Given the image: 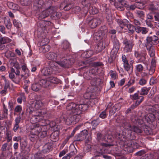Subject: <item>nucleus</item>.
Masks as SVG:
<instances>
[{
    "label": "nucleus",
    "instance_id": "obj_1",
    "mask_svg": "<svg viewBox=\"0 0 159 159\" xmlns=\"http://www.w3.org/2000/svg\"><path fill=\"white\" fill-rule=\"evenodd\" d=\"M124 127L122 133H116L115 137L121 142L123 146L126 145L128 147L133 148L131 140L135 139V133H141L142 130L138 127L135 126H131L127 123Z\"/></svg>",
    "mask_w": 159,
    "mask_h": 159
},
{
    "label": "nucleus",
    "instance_id": "obj_2",
    "mask_svg": "<svg viewBox=\"0 0 159 159\" xmlns=\"http://www.w3.org/2000/svg\"><path fill=\"white\" fill-rule=\"evenodd\" d=\"M89 107L88 104L84 103L82 104H76L74 102H70L68 104L66 107V109L68 111H71L73 114L80 115L83 111H84Z\"/></svg>",
    "mask_w": 159,
    "mask_h": 159
},
{
    "label": "nucleus",
    "instance_id": "obj_3",
    "mask_svg": "<svg viewBox=\"0 0 159 159\" xmlns=\"http://www.w3.org/2000/svg\"><path fill=\"white\" fill-rule=\"evenodd\" d=\"M30 121L32 123L40 122L44 119L42 112L37 110H33L32 108L29 109Z\"/></svg>",
    "mask_w": 159,
    "mask_h": 159
},
{
    "label": "nucleus",
    "instance_id": "obj_4",
    "mask_svg": "<svg viewBox=\"0 0 159 159\" xmlns=\"http://www.w3.org/2000/svg\"><path fill=\"white\" fill-rule=\"evenodd\" d=\"M73 63L74 61L72 59H66L61 57V58L57 61H53L51 66L53 67L56 66L57 68L58 67V65L63 68H69Z\"/></svg>",
    "mask_w": 159,
    "mask_h": 159
},
{
    "label": "nucleus",
    "instance_id": "obj_5",
    "mask_svg": "<svg viewBox=\"0 0 159 159\" xmlns=\"http://www.w3.org/2000/svg\"><path fill=\"white\" fill-rule=\"evenodd\" d=\"M84 76L86 79L91 80L90 84L93 86H96L97 83L100 81V79L97 75L90 71L84 73Z\"/></svg>",
    "mask_w": 159,
    "mask_h": 159
},
{
    "label": "nucleus",
    "instance_id": "obj_6",
    "mask_svg": "<svg viewBox=\"0 0 159 159\" xmlns=\"http://www.w3.org/2000/svg\"><path fill=\"white\" fill-rule=\"evenodd\" d=\"M145 46L147 49H149L153 45L159 43V38L155 35L152 36H148L146 39Z\"/></svg>",
    "mask_w": 159,
    "mask_h": 159
},
{
    "label": "nucleus",
    "instance_id": "obj_7",
    "mask_svg": "<svg viewBox=\"0 0 159 159\" xmlns=\"http://www.w3.org/2000/svg\"><path fill=\"white\" fill-rule=\"evenodd\" d=\"M49 83L47 82L44 79L41 80L39 83L33 84L31 87L32 90L34 91H38L42 87L47 88L49 87Z\"/></svg>",
    "mask_w": 159,
    "mask_h": 159
},
{
    "label": "nucleus",
    "instance_id": "obj_8",
    "mask_svg": "<svg viewBox=\"0 0 159 159\" xmlns=\"http://www.w3.org/2000/svg\"><path fill=\"white\" fill-rule=\"evenodd\" d=\"M130 98L133 100H136L134 105H133L131 106L132 108L138 106L144 100V97L142 96H139L138 93H136L133 95H130Z\"/></svg>",
    "mask_w": 159,
    "mask_h": 159
},
{
    "label": "nucleus",
    "instance_id": "obj_9",
    "mask_svg": "<svg viewBox=\"0 0 159 159\" xmlns=\"http://www.w3.org/2000/svg\"><path fill=\"white\" fill-rule=\"evenodd\" d=\"M81 118L80 115L70 114L67 116L66 118V123L68 125H70L74 122H77Z\"/></svg>",
    "mask_w": 159,
    "mask_h": 159
},
{
    "label": "nucleus",
    "instance_id": "obj_10",
    "mask_svg": "<svg viewBox=\"0 0 159 159\" xmlns=\"http://www.w3.org/2000/svg\"><path fill=\"white\" fill-rule=\"evenodd\" d=\"M53 62V61L50 62L48 67H44L43 69L41 71L42 75L45 76H49L52 73L54 70H56L57 68L56 66L53 67L51 66V64Z\"/></svg>",
    "mask_w": 159,
    "mask_h": 159
},
{
    "label": "nucleus",
    "instance_id": "obj_11",
    "mask_svg": "<svg viewBox=\"0 0 159 159\" xmlns=\"http://www.w3.org/2000/svg\"><path fill=\"white\" fill-rule=\"evenodd\" d=\"M124 45L123 51L125 53H128L130 52L134 45L132 41L125 39L123 41Z\"/></svg>",
    "mask_w": 159,
    "mask_h": 159
},
{
    "label": "nucleus",
    "instance_id": "obj_12",
    "mask_svg": "<svg viewBox=\"0 0 159 159\" xmlns=\"http://www.w3.org/2000/svg\"><path fill=\"white\" fill-rule=\"evenodd\" d=\"M46 127L45 126H39L36 125L35 127V129L36 130V134H39L40 132H41V136L44 137L47 135V131L46 130Z\"/></svg>",
    "mask_w": 159,
    "mask_h": 159
},
{
    "label": "nucleus",
    "instance_id": "obj_13",
    "mask_svg": "<svg viewBox=\"0 0 159 159\" xmlns=\"http://www.w3.org/2000/svg\"><path fill=\"white\" fill-rule=\"evenodd\" d=\"M88 23L90 27L92 29H93L99 25L101 22V19L98 17L94 18L88 20Z\"/></svg>",
    "mask_w": 159,
    "mask_h": 159
},
{
    "label": "nucleus",
    "instance_id": "obj_14",
    "mask_svg": "<svg viewBox=\"0 0 159 159\" xmlns=\"http://www.w3.org/2000/svg\"><path fill=\"white\" fill-rule=\"evenodd\" d=\"M53 9L52 7H50L49 8L43 11L42 12L39 14V19H42L48 16L50 14L53 12Z\"/></svg>",
    "mask_w": 159,
    "mask_h": 159
},
{
    "label": "nucleus",
    "instance_id": "obj_15",
    "mask_svg": "<svg viewBox=\"0 0 159 159\" xmlns=\"http://www.w3.org/2000/svg\"><path fill=\"white\" fill-rule=\"evenodd\" d=\"M20 147L23 152L25 154L28 153L30 150L29 146L27 147V142L25 140L20 141Z\"/></svg>",
    "mask_w": 159,
    "mask_h": 159
},
{
    "label": "nucleus",
    "instance_id": "obj_16",
    "mask_svg": "<svg viewBox=\"0 0 159 159\" xmlns=\"http://www.w3.org/2000/svg\"><path fill=\"white\" fill-rule=\"evenodd\" d=\"M46 57L48 59L55 61L61 58V56L57 55L56 54L53 52H49L46 55Z\"/></svg>",
    "mask_w": 159,
    "mask_h": 159
},
{
    "label": "nucleus",
    "instance_id": "obj_17",
    "mask_svg": "<svg viewBox=\"0 0 159 159\" xmlns=\"http://www.w3.org/2000/svg\"><path fill=\"white\" fill-rule=\"evenodd\" d=\"M88 134L86 130H84L81 132L77 136L76 139L77 141H82L85 139Z\"/></svg>",
    "mask_w": 159,
    "mask_h": 159
},
{
    "label": "nucleus",
    "instance_id": "obj_18",
    "mask_svg": "<svg viewBox=\"0 0 159 159\" xmlns=\"http://www.w3.org/2000/svg\"><path fill=\"white\" fill-rule=\"evenodd\" d=\"M21 119V117L20 114H18L17 117L15 119V123L14 124V127L13 128V130L15 132L17 131L20 127L19 124L20 122Z\"/></svg>",
    "mask_w": 159,
    "mask_h": 159
},
{
    "label": "nucleus",
    "instance_id": "obj_19",
    "mask_svg": "<svg viewBox=\"0 0 159 159\" xmlns=\"http://www.w3.org/2000/svg\"><path fill=\"white\" fill-rule=\"evenodd\" d=\"M106 41L105 40H103L100 42L98 45L97 48H96V52L98 53L101 52L104 49L106 46L107 45L106 43Z\"/></svg>",
    "mask_w": 159,
    "mask_h": 159
},
{
    "label": "nucleus",
    "instance_id": "obj_20",
    "mask_svg": "<svg viewBox=\"0 0 159 159\" xmlns=\"http://www.w3.org/2000/svg\"><path fill=\"white\" fill-rule=\"evenodd\" d=\"M148 9L151 11L159 9V2L157 1L152 2L149 5Z\"/></svg>",
    "mask_w": 159,
    "mask_h": 159
},
{
    "label": "nucleus",
    "instance_id": "obj_21",
    "mask_svg": "<svg viewBox=\"0 0 159 159\" xmlns=\"http://www.w3.org/2000/svg\"><path fill=\"white\" fill-rule=\"evenodd\" d=\"M104 34V33H102L101 32L98 31L95 33L94 34V40L97 41H99L106 37Z\"/></svg>",
    "mask_w": 159,
    "mask_h": 159
},
{
    "label": "nucleus",
    "instance_id": "obj_22",
    "mask_svg": "<svg viewBox=\"0 0 159 159\" xmlns=\"http://www.w3.org/2000/svg\"><path fill=\"white\" fill-rule=\"evenodd\" d=\"M50 49V47L48 44L42 45L39 48V51L40 53H45L49 51Z\"/></svg>",
    "mask_w": 159,
    "mask_h": 159
},
{
    "label": "nucleus",
    "instance_id": "obj_23",
    "mask_svg": "<svg viewBox=\"0 0 159 159\" xmlns=\"http://www.w3.org/2000/svg\"><path fill=\"white\" fill-rule=\"evenodd\" d=\"M72 5L70 3H66L65 2L62 3L60 6L61 9H63L65 11H68L71 8Z\"/></svg>",
    "mask_w": 159,
    "mask_h": 159
},
{
    "label": "nucleus",
    "instance_id": "obj_24",
    "mask_svg": "<svg viewBox=\"0 0 159 159\" xmlns=\"http://www.w3.org/2000/svg\"><path fill=\"white\" fill-rule=\"evenodd\" d=\"M123 66L125 70L130 75L133 71V68L132 65L130 64H129L128 62L125 63H123Z\"/></svg>",
    "mask_w": 159,
    "mask_h": 159
},
{
    "label": "nucleus",
    "instance_id": "obj_25",
    "mask_svg": "<svg viewBox=\"0 0 159 159\" xmlns=\"http://www.w3.org/2000/svg\"><path fill=\"white\" fill-rule=\"evenodd\" d=\"M47 82L49 83V86H50L51 83L58 84L60 82V80L57 78L51 76L48 78L47 79H45Z\"/></svg>",
    "mask_w": 159,
    "mask_h": 159
},
{
    "label": "nucleus",
    "instance_id": "obj_26",
    "mask_svg": "<svg viewBox=\"0 0 159 159\" xmlns=\"http://www.w3.org/2000/svg\"><path fill=\"white\" fill-rule=\"evenodd\" d=\"M117 22L120 27L122 29L124 28L125 26H127L129 23V21L126 19L123 20L118 19Z\"/></svg>",
    "mask_w": 159,
    "mask_h": 159
},
{
    "label": "nucleus",
    "instance_id": "obj_27",
    "mask_svg": "<svg viewBox=\"0 0 159 159\" xmlns=\"http://www.w3.org/2000/svg\"><path fill=\"white\" fill-rule=\"evenodd\" d=\"M43 0H36L34 4V8L35 10L40 8L43 4Z\"/></svg>",
    "mask_w": 159,
    "mask_h": 159
},
{
    "label": "nucleus",
    "instance_id": "obj_28",
    "mask_svg": "<svg viewBox=\"0 0 159 159\" xmlns=\"http://www.w3.org/2000/svg\"><path fill=\"white\" fill-rule=\"evenodd\" d=\"M51 24V22L43 20L39 23V25L43 30L46 29V27L49 25Z\"/></svg>",
    "mask_w": 159,
    "mask_h": 159
},
{
    "label": "nucleus",
    "instance_id": "obj_29",
    "mask_svg": "<svg viewBox=\"0 0 159 159\" xmlns=\"http://www.w3.org/2000/svg\"><path fill=\"white\" fill-rule=\"evenodd\" d=\"M145 2L142 0L139 2H136L137 8L139 9H142L144 8L145 7Z\"/></svg>",
    "mask_w": 159,
    "mask_h": 159
},
{
    "label": "nucleus",
    "instance_id": "obj_30",
    "mask_svg": "<svg viewBox=\"0 0 159 159\" xmlns=\"http://www.w3.org/2000/svg\"><path fill=\"white\" fill-rule=\"evenodd\" d=\"M136 14L137 17L138 18L143 20L145 17V13L142 11L138 10H136Z\"/></svg>",
    "mask_w": 159,
    "mask_h": 159
},
{
    "label": "nucleus",
    "instance_id": "obj_31",
    "mask_svg": "<svg viewBox=\"0 0 159 159\" xmlns=\"http://www.w3.org/2000/svg\"><path fill=\"white\" fill-rule=\"evenodd\" d=\"M4 22L7 28L8 29H10L11 26V24L10 19L8 17H5L4 18Z\"/></svg>",
    "mask_w": 159,
    "mask_h": 159
},
{
    "label": "nucleus",
    "instance_id": "obj_32",
    "mask_svg": "<svg viewBox=\"0 0 159 159\" xmlns=\"http://www.w3.org/2000/svg\"><path fill=\"white\" fill-rule=\"evenodd\" d=\"M51 148V147L49 144H45L42 150L43 152L45 153L48 152L50 151Z\"/></svg>",
    "mask_w": 159,
    "mask_h": 159
},
{
    "label": "nucleus",
    "instance_id": "obj_33",
    "mask_svg": "<svg viewBox=\"0 0 159 159\" xmlns=\"http://www.w3.org/2000/svg\"><path fill=\"white\" fill-rule=\"evenodd\" d=\"M144 67L143 65L141 64H138L137 65L135 66V69L136 73L137 72H142L143 69ZM136 75H137V73H136Z\"/></svg>",
    "mask_w": 159,
    "mask_h": 159
},
{
    "label": "nucleus",
    "instance_id": "obj_34",
    "mask_svg": "<svg viewBox=\"0 0 159 159\" xmlns=\"http://www.w3.org/2000/svg\"><path fill=\"white\" fill-rule=\"evenodd\" d=\"M11 39L7 37H4L0 38V43L4 44L10 42Z\"/></svg>",
    "mask_w": 159,
    "mask_h": 159
},
{
    "label": "nucleus",
    "instance_id": "obj_35",
    "mask_svg": "<svg viewBox=\"0 0 159 159\" xmlns=\"http://www.w3.org/2000/svg\"><path fill=\"white\" fill-rule=\"evenodd\" d=\"M89 11L91 14H95L98 13V10L95 7L92 6L89 8Z\"/></svg>",
    "mask_w": 159,
    "mask_h": 159
},
{
    "label": "nucleus",
    "instance_id": "obj_36",
    "mask_svg": "<svg viewBox=\"0 0 159 159\" xmlns=\"http://www.w3.org/2000/svg\"><path fill=\"white\" fill-rule=\"evenodd\" d=\"M148 50V53L151 57H153L155 55V51L154 49V47H151L149 49H147Z\"/></svg>",
    "mask_w": 159,
    "mask_h": 159
},
{
    "label": "nucleus",
    "instance_id": "obj_37",
    "mask_svg": "<svg viewBox=\"0 0 159 159\" xmlns=\"http://www.w3.org/2000/svg\"><path fill=\"white\" fill-rule=\"evenodd\" d=\"M52 9H53V12L51 13L52 15L53 16H56L57 18L60 17L61 15V14L60 12H57L56 11V8L55 7H52Z\"/></svg>",
    "mask_w": 159,
    "mask_h": 159
},
{
    "label": "nucleus",
    "instance_id": "obj_38",
    "mask_svg": "<svg viewBox=\"0 0 159 159\" xmlns=\"http://www.w3.org/2000/svg\"><path fill=\"white\" fill-rule=\"evenodd\" d=\"M127 27L129 30V33L131 34H133L134 32V29L135 28L134 26L133 25L130 24L129 23Z\"/></svg>",
    "mask_w": 159,
    "mask_h": 159
},
{
    "label": "nucleus",
    "instance_id": "obj_39",
    "mask_svg": "<svg viewBox=\"0 0 159 159\" xmlns=\"http://www.w3.org/2000/svg\"><path fill=\"white\" fill-rule=\"evenodd\" d=\"M31 159H43V158L42 156L41 153L39 152L36 153L33 157H31Z\"/></svg>",
    "mask_w": 159,
    "mask_h": 159
},
{
    "label": "nucleus",
    "instance_id": "obj_40",
    "mask_svg": "<svg viewBox=\"0 0 159 159\" xmlns=\"http://www.w3.org/2000/svg\"><path fill=\"white\" fill-rule=\"evenodd\" d=\"M93 93L90 92H87L84 93V98L86 99H89L91 98H93Z\"/></svg>",
    "mask_w": 159,
    "mask_h": 159
},
{
    "label": "nucleus",
    "instance_id": "obj_41",
    "mask_svg": "<svg viewBox=\"0 0 159 159\" xmlns=\"http://www.w3.org/2000/svg\"><path fill=\"white\" fill-rule=\"evenodd\" d=\"M149 89L146 87H143L141 89V95H146L148 93Z\"/></svg>",
    "mask_w": 159,
    "mask_h": 159
},
{
    "label": "nucleus",
    "instance_id": "obj_42",
    "mask_svg": "<svg viewBox=\"0 0 159 159\" xmlns=\"http://www.w3.org/2000/svg\"><path fill=\"white\" fill-rule=\"evenodd\" d=\"M43 103L40 100L37 101L35 102L34 107L36 109L40 108L43 106Z\"/></svg>",
    "mask_w": 159,
    "mask_h": 159
},
{
    "label": "nucleus",
    "instance_id": "obj_43",
    "mask_svg": "<svg viewBox=\"0 0 159 159\" xmlns=\"http://www.w3.org/2000/svg\"><path fill=\"white\" fill-rule=\"evenodd\" d=\"M98 31L101 32L102 33H104V35L106 36V34L107 32V28L106 26H101Z\"/></svg>",
    "mask_w": 159,
    "mask_h": 159
},
{
    "label": "nucleus",
    "instance_id": "obj_44",
    "mask_svg": "<svg viewBox=\"0 0 159 159\" xmlns=\"http://www.w3.org/2000/svg\"><path fill=\"white\" fill-rule=\"evenodd\" d=\"M109 73L112 79L115 80L117 77V73L116 71L111 70Z\"/></svg>",
    "mask_w": 159,
    "mask_h": 159
},
{
    "label": "nucleus",
    "instance_id": "obj_45",
    "mask_svg": "<svg viewBox=\"0 0 159 159\" xmlns=\"http://www.w3.org/2000/svg\"><path fill=\"white\" fill-rule=\"evenodd\" d=\"M69 46V43L67 41H65L62 44L61 47L63 49L65 50L68 48Z\"/></svg>",
    "mask_w": 159,
    "mask_h": 159
},
{
    "label": "nucleus",
    "instance_id": "obj_46",
    "mask_svg": "<svg viewBox=\"0 0 159 159\" xmlns=\"http://www.w3.org/2000/svg\"><path fill=\"white\" fill-rule=\"evenodd\" d=\"M8 115V110L6 108H4L3 110V113L2 117L0 116V119L2 120L4 118H6Z\"/></svg>",
    "mask_w": 159,
    "mask_h": 159
},
{
    "label": "nucleus",
    "instance_id": "obj_47",
    "mask_svg": "<svg viewBox=\"0 0 159 159\" xmlns=\"http://www.w3.org/2000/svg\"><path fill=\"white\" fill-rule=\"evenodd\" d=\"M22 70L25 72V74H27V76L29 75V71L27 67L26 64L23 65L21 67Z\"/></svg>",
    "mask_w": 159,
    "mask_h": 159
},
{
    "label": "nucleus",
    "instance_id": "obj_48",
    "mask_svg": "<svg viewBox=\"0 0 159 159\" xmlns=\"http://www.w3.org/2000/svg\"><path fill=\"white\" fill-rule=\"evenodd\" d=\"M23 101H25V97L24 94L21 95L17 99L18 102L20 103H21Z\"/></svg>",
    "mask_w": 159,
    "mask_h": 159
},
{
    "label": "nucleus",
    "instance_id": "obj_49",
    "mask_svg": "<svg viewBox=\"0 0 159 159\" xmlns=\"http://www.w3.org/2000/svg\"><path fill=\"white\" fill-rule=\"evenodd\" d=\"M143 121L144 123H148L150 124L151 123L150 119H149L148 114H147L143 118Z\"/></svg>",
    "mask_w": 159,
    "mask_h": 159
},
{
    "label": "nucleus",
    "instance_id": "obj_50",
    "mask_svg": "<svg viewBox=\"0 0 159 159\" xmlns=\"http://www.w3.org/2000/svg\"><path fill=\"white\" fill-rule=\"evenodd\" d=\"M121 107V105L120 103L116 104L113 107V111H117L120 110Z\"/></svg>",
    "mask_w": 159,
    "mask_h": 159
},
{
    "label": "nucleus",
    "instance_id": "obj_51",
    "mask_svg": "<svg viewBox=\"0 0 159 159\" xmlns=\"http://www.w3.org/2000/svg\"><path fill=\"white\" fill-rule=\"evenodd\" d=\"M49 42V40L47 38H44L41 41V45H45V44H47Z\"/></svg>",
    "mask_w": 159,
    "mask_h": 159
},
{
    "label": "nucleus",
    "instance_id": "obj_52",
    "mask_svg": "<svg viewBox=\"0 0 159 159\" xmlns=\"http://www.w3.org/2000/svg\"><path fill=\"white\" fill-rule=\"evenodd\" d=\"M147 82V80L143 78H141L139 80V83L141 85H143L146 84Z\"/></svg>",
    "mask_w": 159,
    "mask_h": 159
},
{
    "label": "nucleus",
    "instance_id": "obj_53",
    "mask_svg": "<svg viewBox=\"0 0 159 159\" xmlns=\"http://www.w3.org/2000/svg\"><path fill=\"white\" fill-rule=\"evenodd\" d=\"M115 47H113V49L112 50L111 52V53L112 54L113 53L116 54L118 51V50L119 48V46L117 44H116V46H115Z\"/></svg>",
    "mask_w": 159,
    "mask_h": 159
},
{
    "label": "nucleus",
    "instance_id": "obj_54",
    "mask_svg": "<svg viewBox=\"0 0 159 159\" xmlns=\"http://www.w3.org/2000/svg\"><path fill=\"white\" fill-rule=\"evenodd\" d=\"M80 8L78 6H76L72 9V11L75 13H77L79 12L80 11Z\"/></svg>",
    "mask_w": 159,
    "mask_h": 159
},
{
    "label": "nucleus",
    "instance_id": "obj_55",
    "mask_svg": "<svg viewBox=\"0 0 159 159\" xmlns=\"http://www.w3.org/2000/svg\"><path fill=\"white\" fill-rule=\"evenodd\" d=\"M135 82V80L134 79H130L128 82L127 84L125 85V86L129 87L130 86L133 84Z\"/></svg>",
    "mask_w": 159,
    "mask_h": 159
},
{
    "label": "nucleus",
    "instance_id": "obj_56",
    "mask_svg": "<svg viewBox=\"0 0 159 159\" xmlns=\"http://www.w3.org/2000/svg\"><path fill=\"white\" fill-rule=\"evenodd\" d=\"M22 110V107L20 105H18L15 108V112L16 113H20L21 112Z\"/></svg>",
    "mask_w": 159,
    "mask_h": 159
},
{
    "label": "nucleus",
    "instance_id": "obj_57",
    "mask_svg": "<svg viewBox=\"0 0 159 159\" xmlns=\"http://www.w3.org/2000/svg\"><path fill=\"white\" fill-rule=\"evenodd\" d=\"M86 57H89L92 56L93 54V51L92 50H89L86 52Z\"/></svg>",
    "mask_w": 159,
    "mask_h": 159
},
{
    "label": "nucleus",
    "instance_id": "obj_58",
    "mask_svg": "<svg viewBox=\"0 0 159 159\" xmlns=\"http://www.w3.org/2000/svg\"><path fill=\"white\" fill-rule=\"evenodd\" d=\"M21 3L23 5H27L31 2V0H21Z\"/></svg>",
    "mask_w": 159,
    "mask_h": 159
},
{
    "label": "nucleus",
    "instance_id": "obj_59",
    "mask_svg": "<svg viewBox=\"0 0 159 159\" xmlns=\"http://www.w3.org/2000/svg\"><path fill=\"white\" fill-rule=\"evenodd\" d=\"M13 23L14 25L17 28H19L21 25V23L18 22L16 19H14L13 20Z\"/></svg>",
    "mask_w": 159,
    "mask_h": 159
},
{
    "label": "nucleus",
    "instance_id": "obj_60",
    "mask_svg": "<svg viewBox=\"0 0 159 159\" xmlns=\"http://www.w3.org/2000/svg\"><path fill=\"white\" fill-rule=\"evenodd\" d=\"M50 125L51 127L56 128L57 129H59V128H58V125H57L56 122H55L52 121L50 122Z\"/></svg>",
    "mask_w": 159,
    "mask_h": 159
},
{
    "label": "nucleus",
    "instance_id": "obj_61",
    "mask_svg": "<svg viewBox=\"0 0 159 159\" xmlns=\"http://www.w3.org/2000/svg\"><path fill=\"white\" fill-rule=\"evenodd\" d=\"M73 152H70L68 154H67L66 156L64 157L62 159H70L72 156L74 155Z\"/></svg>",
    "mask_w": 159,
    "mask_h": 159
},
{
    "label": "nucleus",
    "instance_id": "obj_62",
    "mask_svg": "<svg viewBox=\"0 0 159 159\" xmlns=\"http://www.w3.org/2000/svg\"><path fill=\"white\" fill-rule=\"evenodd\" d=\"M145 54L144 53L141 54L140 55V59L139 60L140 61V62H143V61H145L146 59L145 57Z\"/></svg>",
    "mask_w": 159,
    "mask_h": 159
},
{
    "label": "nucleus",
    "instance_id": "obj_63",
    "mask_svg": "<svg viewBox=\"0 0 159 159\" xmlns=\"http://www.w3.org/2000/svg\"><path fill=\"white\" fill-rule=\"evenodd\" d=\"M149 119H150L151 122L155 120V115L152 113H149L148 114Z\"/></svg>",
    "mask_w": 159,
    "mask_h": 159
},
{
    "label": "nucleus",
    "instance_id": "obj_64",
    "mask_svg": "<svg viewBox=\"0 0 159 159\" xmlns=\"http://www.w3.org/2000/svg\"><path fill=\"white\" fill-rule=\"evenodd\" d=\"M154 17L156 21L159 22V12H157L155 13Z\"/></svg>",
    "mask_w": 159,
    "mask_h": 159
}]
</instances>
